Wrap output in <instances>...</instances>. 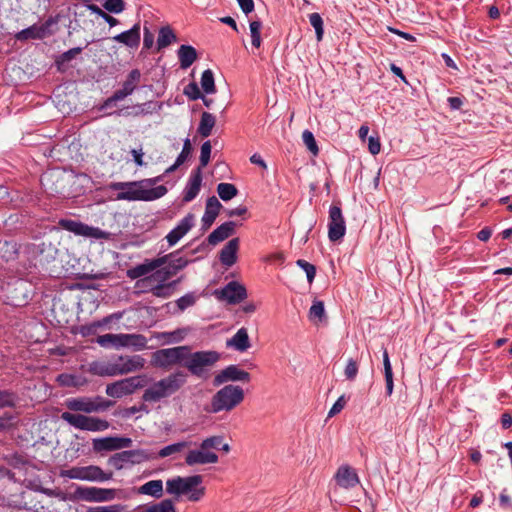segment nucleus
Here are the masks:
<instances>
[{
	"instance_id": "nucleus-53",
	"label": "nucleus",
	"mask_w": 512,
	"mask_h": 512,
	"mask_svg": "<svg viewBox=\"0 0 512 512\" xmlns=\"http://www.w3.org/2000/svg\"><path fill=\"white\" fill-rule=\"evenodd\" d=\"M102 6L106 11L114 14H119L125 10L124 0H104Z\"/></svg>"
},
{
	"instance_id": "nucleus-29",
	"label": "nucleus",
	"mask_w": 512,
	"mask_h": 512,
	"mask_svg": "<svg viewBox=\"0 0 512 512\" xmlns=\"http://www.w3.org/2000/svg\"><path fill=\"white\" fill-rule=\"evenodd\" d=\"M239 242V238H233L221 249L219 260L225 267H231L236 263Z\"/></svg>"
},
{
	"instance_id": "nucleus-46",
	"label": "nucleus",
	"mask_w": 512,
	"mask_h": 512,
	"mask_svg": "<svg viewBox=\"0 0 512 512\" xmlns=\"http://www.w3.org/2000/svg\"><path fill=\"white\" fill-rule=\"evenodd\" d=\"M82 52L81 47H75L72 49H69L68 51L62 53L57 59H56V65L58 67V70H63L64 65L71 60H73L77 55H79Z\"/></svg>"
},
{
	"instance_id": "nucleus-43",
	"label": "nucleus",
	"mask_w": 512,
	"mask_h": 512,
	"mask_svg": "<svg viewBox=\"0 0 512 512\" xmlns=\"http://www.w3.org/2000/svg\"><path fill=\"white\" fill-rule=\"evenodd\" d=\"M190 445L187 441H181L177 443H173L171 445L165 446L158 452V457L160 458H166L168 456H171L173 454L179 453L182 450H184L186 447Z\"/></svg>"
},
{
	"instance_id": "nucleus-27",
	"label": "nucleus",
	"mask_w": 512,
	"mask_h": 512,
	"mask_svg": "<svg viewBox=\"0 0 512 512\" xmlns=\"http://www.w3.org/2000/svg\"><path fill=\"white\" fill-rule=\"evenodd\" d=\"M236 226L237 223L234 221L224 222L207 237L208 243L215 246L218 243L226 240L235 233Z\"/></svg>"
},
{
	"instance_id": "nucleus-61",
	"label": "nucleus",
	"mask_w": 512,
	"mask_h": 512,
	"mask_svg": "<svg viewBox=\"0 0 512 512\" xmlns=\"http://www.w3.org/2000/svg\"><path fill=\"white\" fill-rule=\"evenodd\" d=\"M192 145L189 138H186L183 143V148L181 153L177 157V164H183L188 157L191 155Z\"/></svg>"
},
{
	"instance_id": "nucleus-24",
	"label": "nucleus",
	"mask_w": 512,
	"mask_h": 512,
	"mask_svg": "<svg viewBox=\"0 0 512 512\" xmlns=\"http://www.w3.org/2000/svg\"><path fill=\"white\" fill-rule=\"evenodd\" d=\"M221 207L222 204L215 196H211L207 199L205 212L201 219L202 230L206 231L212 226L219 214Z\"/></svg>"
},
{
	"instance_id": "nucleus-52",
	"label": "nucleus",
	"mask_w": 512,
	"mask_h": 512,
	"mask_svg": "<svg viewBox=\"0 0 512 512\" xmlns=\"http://www.w3.org/2000/svg\"><path fill=\"white\" fill-rule=\"evenodd\" d=\"M85 229H86L85 235H84L85 237H90V238H94V239H103V240H110V238H111L110 232L104 231L98 227H93V226L87 225Z\"/></svg>"
},
{
	"instance_id": "nucleus-11",
	"label": "nucleus",
	"mask_w": 512,
	"mask_h": 512,
	"mask_svg": "<svg viewBox=\"0 0 512 512\" xmlns=\"http://www.w3.org/2000/svg\"><path fill=\"white\" fill-rule=\"evenodd\" d=\"M146 385V376L138 375L124 378L108 384L106 386V394L113 398H122L134 393L137 389Z\"/></svg>"
},
{
	"instance_id": "nucleus-4",
	"label": "nucleus",
	"mask_w": 512,
	"mask_h": 512,
	"mask_svg": "<svg viewBox=\"0 0 512 512\" xmlns=\"http://www.w3.org/2000/svg\"><path fill=\"white\" fill-rule=\"evenodd\" d=\"M244 399V390L240 386L226 385L218 390L212 397L210 406L206 409L210 413L231 411Z\"/></svg>"
},
{
	"instance_id": "nucleus-14",
	"label": "nucleus",
	"mask_w": 512,
	"mask_h": 512,
	"mask_svg": "<svg viewBox=\"0 0 512 512\" xmlns=\"http://www.w3.org/2000/svg\"><path fill=\"white\" fill-rule=\"evenodd\" d=\"M202 480L203 478L201 475H193L189 477L177 476L166 481V492L171 495H176L177 497L180 495H186L189 494L194 487L201 484Z\"/></svg>"
},
{
	"instance_id": "nucleus-57",
	"label": "nucleus",
	"mask_w": 512,
	"mask_h": 512,
	"mask_svg": "<svg viewBox=\"0 0 512 512\" xmlns=\"http://www.w3.org/2000/svg\"><path fill=\"white\" fill-rule=\"evenodd\" d=\"M183 94L190 100H198L202 97V93L196 82H191L184 87Z\"/></svg>"
},
{
	"instance_id": "nucleus-56",
	"label": "nucleus",
	"mask_w": 512,
	"mask_h": 512,
	"mask_svg": "<svg viewBox=\"0 0 512 512\" xmlns=\"http://www.w3.org/2000/svg\"><path fill=\"white\" fill-rule=\"evenodd\" d=\"M211 149H212V146H211V142L210 141H205L202 146H201V151H200V166L198 168H204L205 166L208 165L209 161H210V156H211Z\"/></svg>"
},
{
	"instance_id": "nucleus-18",
	"label": "nucleus",
	"mask_w": 512,
	"mask_h": 512,
	"mask_svg": "<svg viewBox=\"0 0 512 512\" xmlns=\"http://www.w3.org/2000/svg\"><path fill=\"white\" fill-rule=\"evenodd\" d=\"M77 496L88 502H106L116 498L115 489L99 488V487H78Z\"/></svg>"
},
{
	"instance_id": "nucleus-59",
	"label": "nucleus",
	"mask_w": 512,
	"mask_h": 512,
	"mask_svg": "<svg viewBox=\"0 0 512 512\" xmlns=\"http://www.w3.org/2000/svg\"><path fill=\"white\" fill-rule=\"evenodd\" d=\"M5 249V255L3 257L6 260L12 259L17 254L16 244L0 240V251Z\"/></svg>"
},
{
	"instance_id": "nucleus-30",
	"label": "nucleus",
	"mask_w": 512,
	"mask_h": 512,
	"mask_svg": "<svg viewBox=\"0 0 512 512\" xmlns=\"http://www.w3.org/2000/svg\"><path fill=\"white\" fill-rule=\"evenodd\" d=\"M112 39L129 48H137L140 44V24H134L131 29L114 36Z\"/></svg>"
},
{
	"instance_id": "nucleus-44",
	"label": "nucleus",
	"mask_w": 512,
	"mask_h": 512,
	"mask_svg": "<svg viewBox=\"0 0 512 512\" xmlns=\"http://www.w3.org/2000/svg\"><path fill=\"white\" fill-rule=\"evenodd\" d=\"M57 23L58 18L50 16L44 23L38 24L41 38L44 39L46 37L52 36L56 31Z\"/></svg>"
},
{
	"instance_id": "nucleus-15",
	"label": "nucleus",
	"mask_w": 512,
	"mask_h": 512,
	"mask_svg": "<svg viewBox=\"0 0 512 512\" xmlns=\"http://www.w3.org/2000/svg\"><path fill=\"white\" fill-rule=\"evenodd\" d=\"M132 439L123 436H109L96 438L92 441L93 451L96 453L116 451L132 446Z\"/></svg>"
},
{
	"instance_id": "nucleus-62",
	"label": "nucleus",
	"mask_w": 512,
	"mask_h": 512,
	"mask_svg": "<svg viewBox=\"0 0 512 512\" xmlns=\"http://www.w3.org/2000/svg\"><path fill=\"white\" fill-rule=\"evenodd\" d=\"M358 373V364L355 360L350 358L344 370V374L348 380H354Z\"/></svg>"
},
{
	"instance_id": "nucleus-38",
	"label": "nucleus",
	"mask_w": 512,
	"mask_h": 512,
	"mask_svg": "<svg viewBox=\"0 0 512 512\" xmlns=\"http://www.w3.org/2000/svg\"><path fill=\"white\" fill-rule=\"evenodd\" d=\"M174 41H176V35L169 26H164L159 30L157 49L166 48Z\"/></svg>"
},
{
	"instance_id": "nucleus-31",
	"label": "nucleus",
	"mask_w": 512,
	"mask_h": 512,
	"mask_svg": "<svg viewBox=\"0 0 512 512\" xmlns=\"http://www.w3.org/2000/svg\"><path fill=\"white\" fill-rule=\"evenodd\" d=\"M198 298L199 296L195 292H189L175 302L167 303L166 307L172 314L177 315L184 312L187 308L194 306Z\"/></svg>"
},
{
	"instance_id": "nucleus-7",
	"label": "nucleus",
	"mask_w": 512,
	"mask_h": 512,
	"mask_svg": "<svg viewBox=\"0 0 512 512\" xmlns=\"http://www.w3.org/2000/svg\"><path fill=\"white\" fill-rule=\"evenodd\" d=\"M219 359L220 354L216 351H197L194 353L189 351L183 367L198 378H206L208 369L214 366Z\"/></svg>"
},
{
	"instance_id": "nucleus-34",
	"label": "nucleus",
	"mask_w": 512,
	"mask_h": 512,
	"mask_svg": "<svg viewBox=\"0 0 512 512\" xmlns=\"http://www.w3.org/2000/svg\"><path fill=\"white\" fill-rule=\"evenodd\" d=\"M178 58L182 69L189 68L197 59V52L190 45H181L178 49Z\"/></svg>"
},
{
	"instance_id": "nucleus-25",
	"label": "nucleus",
	"mask_w": 512,
	"mask_h": 512,
	"mask_svg": "<svg viewBox=\"0 0 512 512\" xmlns=\"http://www.w3.org/2000/svg\"><path fill=\"white\" fill-rule=\"evenodd\" d=\"M202 183L201 168L195 169L188 180V183L183 192V201L191 202L198 195Z\"/></svg>"
},
{
	"instance_id": "nucleus-17",
	"label": "nucleus",
	"mask_w": 512,
	"mask_h": 512,
	"mask_svg": "<svg viewBox=\"0 0 512 512\" xmlns=\"http://www.w3.org/2000/svg\"><path fill=\"white\" fill-rule=\"evenodd\" d=\"M214 294L219 300L229 304H238L247 297L246 288L236 281H231L222 289L215 290Z\"/></svg>"
},
{
	"instance_id": "nucleus-58",
	"label": "nucleus",
	"mask_w": 512,
	"mask_h": 512,
	"mask_svg": "<svg viewBox=\"0 0 512 512\" xmlns=\"http://www.w3.org/2000/svg\"><path fill=\"white\" fill-rule=\"evenodd\" d=\"M296 264L305 271L308 282L312 283L316 275V267L303 259L297 260Z\"/></svg>"
},
{
	"instance_id": "nucleus-10",
	"label": "nucleus",
	"mask_w": 512,
	"mask_h": 512,
	"mask_svg": "<svg viewBox=\"0 0 512 512\" xmlns=\"http://www.w3.org/2000/svg\"><path fill=\"white\" fill-rule=\"evenodd\" d=\"M4 297L7 304L15 307L25 306L31 296V286L23 279H16L7 283L4 288Z\"/></svg>"
},
{
	"instance_id": "nucleus-3",
	"label": "nucleus",
	"mask_w": 512,
	"mask_h": 512,
	"mask_svg": "<svg viewBox=\"0 0 512 512\" xmlns=\"http://www.w3.org/2000/svg\"><path fill=\"white\" fill-rule=\"evenodd\" d=\"M186 381L187 374L181 370H177L148 387L144 391L142 399L145 402H159L180 390V388L185 385Z\"/></svg>"
},
{
	"instance_id": "nucleus-6",
	"label": "nucleus",
	"mask_w": 512,
	"mask_h": 512,
	"mask_svg": "<svg viewBox=\"0 0 512 512\" xmlns=\"http://www.w3.org/2000/svg\"><path fill=\"white\" fill-rule=\"evenodd\" d=\"M56 252L57 249L50 242L28 245L26 253L28 255L29 268L42 275L48 274V265L55 260Z\"/></svg>"
},
{
	"instance_id": "nucleus-50",
	"label": "nucleus",
	"mask_w": 512,
	"mask_h": 512,
	"mask_svg": "<svg viewBox=\"0 0 512 512\" xmlns=\"http://www.w3.org/2000/svg\"><path fill=\"white\" fill-rule=\"evenodd\" d=\"M166 256L167 258L165 264H168L172 270H175V274H177L178 271L186 267V265L188 264L187 259L181 256H177L176 254H170Z\"/></svg>"
},
{
	"instance_id": "nucleus-1",
	"label": "nucleus",
	"mask_w": 512,
	"mask_h": 512,
	"mask_svg": "<svg viewBox=\"0 0 512 512\" xmlns=\"http://www.w3.org/2000/svg\"><path fill=\"white\" fill-rule=\"evenodd\" d=\"M112 404V401L101 396L68 398L64 405L69 411L62 412L60 418L78 430L103 432L109 429L110 423L105 419L90 416V414L104 412Z\"/></svg>"
},
{
	"instance_id": "nucleus-45",
	"label": "nucleus",
	"mask_w": 512,
	"mask_h": 512,
	"mask_svg": "<svg viewBox=\"0 0 512 512\" xmlns=\"http://www.w3.org/2000/svg\"><path fill=\"white\" fill-rule=\"evenodd\" d=\"M217 193L223 201H228L234 198L238 190L235 185L230 183H220L217 186Z\"/></svg>"
},
{
	"instance_id": "nucleus-23",
	"label": "nucleus",
	"mask_w": 512,
	"mask_h": 512,
	"mask_svg": "<svg viewBox=\"0 0 512 512\" xmlns=\"http://www.w3.org/2000/svg\"><path fill=\"white\" fill-rule=\"evenodd\" d=\"M337 484L345 489H351L360 482L356 471L348 465L340 466L335 475Z\"/></svg>"
},
{
	"instance_id": "nucleus-22",
	"label": "nucleus",
	"mask_w": 512,
	"mask_h": 512,
	"mask_svg": "<svg viewBox=\"0 0 512 512\" xmlns=\"http://www.w3.org/2000/svg\"><path fill=\"white\" fill-rule=\"evenodd\" d=\"M167 256H163L153 260H147L146 262L136 265L127 271V276L130 279H138L148 275L157 268L161 267L166 263Z\"/></svg>"
},
{
	"instance_id": "nucleus-64",
	"label": "nucleus",
	"mask_w": 512,
	"mask_h": 512,
	"mask_svg": "<svg viewBox=\"0 0 512 512\" xmlns=\"http://www.w3.org/2000/svg\"><path fill=\"white\" fill-rule=\"evenodd\" d=\"M123 315H124L123 311H118V312L112 313V314L104 317L103 319L96 321L97 326L99 328V327L108 325L112 321H118L123 317Z\"/></svg>"
},
{
	"instance_id": "nucleus-36",
	"label": "nucleus",
	"mask_w": 512,
	"mask_h": 512,
	"mask_svg": "<svg viewBox=\"0 0 512 512\" xmlns=\"http://www.w3.org/2000/svg\"><path fill=\"white\" fill-rule=\"evenodd\" d=\"M176 285V281L168 284L158 282L157 285L150 284L148 286H142L149 290L154 296L159 298H169L173 293V288Z\"/></svg>"
},
{
	"instance_id": "nucleus-55",
	"label": "nucleus",
	"mask_w": 512,
	"mask_h": 512,
	"mask_svg": "<svg viewBox=\"0 0 512 512\" xmlns=\"http://www.w3.org/2000/svg\"><path fill=\"white\" fill-rule=\"evenodd\" d=\"M302 140L311 153H313L314 155L318 154L319 149L316 144L315 137L311 131L305 130L302 133Z\"/></svg>"
},
{
	"instance_id": "nucleus-37",
	"label": "nucleus",
	"mask_w": 512,
	"mask_h": 512,
	"mask_svg": "<svg viewBox=\"0 0 512 512\" xmlns=\"http://www.w3.org/2000/svg\"><path fill=\"white\" fill-rule=\"evenodd\" d=\"M215 123L216 118L213 114L209 112H203L198 126V133L204 138L209 137L213 127L215 126Z\"/></svg>"
},
{
	"instance_id": "nucleus-26",
	"label": "nucleus",
	"mask_w": 512,
	"mask_h": 512,
	"mask_svg": "<svg viewBox=\"0 0 512 512\" xmlns=\"http://www.w3.org/2000/svg\"><path fill=\"white\" fill-rule=\"evenodd\" d=\"M174 275H176L175 270H172L168 264H164L161 267L154 270L153 274H151L150 276L138 280L136 285L148 286L154 282L164 283Z\"/></svg>"
},
{
	"instance_id": "nucleus-28",
	"label": "nucleus",
	"mask_w": 512,
	"mask_h": 512,
	"mask_svg": "<svg viewBox=\"0 0 512 512\" xmlns=\"http://www.w3.org/2000/svg\"><path fill=\"white\" fill-rule=\"evenodd\" d=\"M141 77L142 74L139 69L131 70L123 82L122 88L116 90V96L125 99L127 96L131 95L140 84Z\"/></svg>"
},
{
	"instance_id": "nucleus-8",
	"label": "nucleus",
	"mask_w": 512,
	"mask_h": 512,
	"mask_svg": "<svg viewBox=\"0 0 512 512\" xmlns=\"http://www.w3.org/2000/svg\"><path fill=\"white\" fill-rule=\"evenodd\" d=\"M96 342L101 347H132L139 351L146 347L147 339L141 334H104L97 337Z\"/></svg>"
},
{
	"instance_id": "nucleus-35",
	"label": "nucleus",
	"mask_w": 512,
	"mask_h": 512,
	"mask_svg": "<svg viewBox=\"0 0 512 512\" xmlns=\"http://www.w3.org/2000/svg\"><path fill=\"white\" fill-rule=\"evenodd\" d=\"M138 493L159 499L163 496L162 480H150L138 488Z\"/></svg>"
},
{
	"instance_id": "nucleus-51",
	"label": "nucleus",
	"mask_w": 512,
	"mask_h": 512,
	"mask_svg": "<svg viewBox=\"0 0 512 512\" xmlns=\"http://www.w3.org/2000/svg\"><path fill=\"white\" fill-rule=\"evenodd\" d=\"M309 22L311 26L315 29L317 40L321 41L324 34L322 17L320 16L319 13H311L309 15Z\"/></svg>"
},
{
	"instance_id": "nucleus-41",
	"label": "nucleus",
	"mask_w": 512,
	"mask_h": 512,
	"mask_svg": "<svg viewBox=\"0 0 512 512\" xmlns=\"http://www.w3.org/2000/svg\"><path fill=\"white\" fill-rule=\"evenodd\" d=\"M16 40L24 42L28 40H42L38 24H33L29 26L28 28H25L21 31H19L15 35Z\"/></svg>"
},
{
	"instance_id": "nucleus-49",
	"label": "nucleus",
	"mask_w": 512,
	"mask_h": 512,
	"mask_svg": "<svg viewBox=\"0 0 512 512\" xmlns=\"http://www.w3.org/2000/svg\"><path fill=\"white\" fill-rule=\"evenodd\" d=\"M18 401H19V397L17 396L16 393L8 391V390L0 391V407L1 408L15 407Z\"/></svg>"
},
{
	"instance_id": "nucleus-9",
	"label": "nucleus",
	"mask_w": 512,
	"mask_h": 512,
	"mask_svg": "<svg viewBox=\"0 0 512 512\" xmlns=\"http://www.w3.org/2000/svg\"><path fill=\"white\" fill-rule=\"evenodd\" d=\"M188 352V346L159 349L152 354L151 363L162 369H169L175 365L183 366Z\"/></svg>"
},
{
	"instance_id": "nucleus-16",
	"label": "nucleus",
	"mask_w": 512,
	"mask_h": 512,
	"mask_svg": "<svg viewBox=\"0 0 512 512\" xmlns=\"http://www.w3.org/2000/svg\"><path fill=\"white\" fill-rule=\"evenodd\" d=\"M149 459L148 454L144 450H125L112 455L108 464L116 470L124 468L125 464H139Z\"/></svg>"
},
{
	"instance_id": "nucleus-48",
	"label": "nucleus",
	"mask_w": 512,
	"mask_h": 512,
	"mask_svg": "<svg viewBox=\"0 0 512 512\" xmlns=\"http://www.w3.org/2000/svg\"><path fill=\"white\" fill-rule=\"evenodd\" d=\"M325 317H326V315H325V308H324L323 302L322 301H314L309 310V319L311 321L321 322Z\"/></svg>"
},
{
	"instance_id": "nucleus-39",
	"label": "nucleus",
	"mask_w": 512,
	"mask_h": 512,
	"mask_svg": "<svg viewBox=\"0 0 512 512\" xmlns=\"http://www.w3.org/2000/svg\"><path fill=\"white\" fill-rule=\"evenodd\" d=\"M59 225L75 235L84 236L87 224L72 219H61Z\"/></svg>"
},
{
	"instance_id": "nucleus-19",
	"label": "nucleus",
	"mask_w": 512,
	"mask_h": 512,
	"mask_svg": "<svg viewBox=\"0 0 512 512\" xmlns=\"http://www.w3.org/2000/svg\"><path fill=\"white\" fill-rule=\"evenodd\" d=\"M249 380L250 374L248 372L240 369L237 365H229L214 377L213 385L217 387L230 381L248 382Z\"/></svg>"
},
{
	"instance_id": "nucleus-60",
	"label": "nucleus",
	"mask_w": 512,
	"mask_h": 512,
	"mask_svg": "<svg viewBox=\"0 0 512 512\" xmlns=\"http://www.w3.org/2000/svg\"><path fill=\"white\" fill-rule=\"evenodd\" d=\"M124 510V505L114 504L110 506L91 507L86 512H124Z\"/></svg>"
},
{
	"instance_id": "nucleus-42",
	"label": "nucleus",
	"mask_w": 512,
	"mask_h": 512,
	"mask_svg": "<svg viewBox=\"0 0 512 512\" xmlns=\"http://www.w3.org/2000/svg\"><path fill=\"white\" fill-rule=\"evenodd\" d=\"M201 87L206 94H214L216 92L214 74L212 70L207 69L202 73Z\"/></svg>"
},
{
	"instance_id": "nucleus-5",
	"label": "nucleus",
	"mask_w": 512,
	"mask_h": 512,
	"mask_svg": "<svg viewBox=\"0 0 512 512\" xmlns=\"http://www.w3.org/2000/svg\"><path fill=\"white\" fill-rule=\"evenodd\" d=\"M222 442L223 436L219 435L204 439L200 443L199 449L190 450L187 453L185 463L188 466L217 463L219 460L218 455L212 450H218Z\"/></svg>"
},
{
	"instance_id": "nucleus-2",
	"label": "nucleus",
	"mask_w": 512,
	"mask_h": 512,
	"mask_svg": "<svg viewBox=\"0 0 512 512\" xmlns=\"http://www.w3.org/2000/svg\"><path fill=\"white\" fill-rule=\"evenodd\" d=\"M162 180V176L141 181L130 182H112L109 188L113 191H119L116 196L117 200L127 201H153L163 197L167 193L164 185L153 188H147Z\"/></svg>"
},
{
	"instance_id": "nucleus-33",
	"label": "nucleus",
	"mask_w": 512,
	"mask_h": 512,
	"mask_svg": "<svg viewBox=\"0 0 512 512\" xmlns=\"http://www.w3.org/2000/svg\"><path fill=\"white\" fill-rule=\"evenodd\" d=\"M226 345L239 352H244L250 347L249 336L246 328H240L235 335L227 340Z\"/></svg>"
},
{
	"instance_id": "nucleus-54",
	"label": "nucleus",
	"mask_w": 512,
	"mask_h": 512,
	"mask_svg": "<svg viewBox=\"0 0 512 512\" xmlns=\"http://www.w3.org/2000/svg\"><path fill=\"white\" fill-rule=\"evenodd\" d=\"M249 27L252 38V45L255 48H259L261 46L260 31L262 28V23L260 21H251Z\"/></svg>"
},
{
	"instance_id": "nucleus-47",
	"label": "nucleus",
	"mask_w": 512,
	"mask_h": 512,
	"mask_svg": "<svg viewBox=\"0 0 512 512\" xmlns=\"http://www.w3.org/2000/svg\"><path fill=\"white\" fill-rule=\"evenodd\" d=\"M85 6L89 11H91L92 13L98 15L103 20H105L111 27H114L119 23L118 19L114 18L113 16H111L108 13H106L105 11H103L96 4H92V3L88 2L87 4H85Z\"/></svg>"
},
{
	"instance_id": "nucleus-32",
	"label": "nucleus",
	"mask_w": 512,
	"mask_h": 512,
	"mask_svg": "<svg viewBox=\"0 0 512 512\" xmlns=\"http://www.w3.org/2000/svg\"><path fill=\"white\" fill-rule=\"evenodd\" d=\"M88 372L100 377L117 376V370L114 362L93 361L88 366Z\"/></svg>"
},
{
	"instance_id": "nucleus-63",
	"label": "nucleus",
	"mask_w": 512,
	"mask_h": 512,
	"mask_svg": "<svg viewBox=\"0 0 512 512\" xmlns=\"http://www.w3.org/2000/svg\"><path fill=\"white\" fill-rule=\"evenodd\" d=\"M346 398L344 395L340 396L337 401L333 404V406L331 407V409L329 410L328 412V418H331L335 415H337L338 413L341 412V410L344 408V406L346 405Z\"/></svg>"
},
{
	"instance_id": "nucleus-21",
	"label": "nucleus",
	"mask_w": 512,
	"mask_h": 512,
	"mask_svg": "<svg viewBox=\"0 0 512 512\" xmlns=\"http://www.w3.org/2000/svg\"><path fill=\"white\" fill-rule=\"evenodd\" d=\"M195 216L192 213H188L177 226L172 229L166 236L167 242L170 246H174L178 241L184 237L194 226Z\"/></svg>"
},
{
	"instance_id": "nucleus-40",
	"label": "nucleus",
	"mask_w": 512,
	"mask_h": 512,
	"mask_svg": "<svg viewBox=\"0 0 512 512\" xmlns=\"http://www.w3.org/2000/svg\"><path fill=\"white\" fill-rule=\"evenodd\" d=\"M58 383L65 387H80L86 384V379L73 374H60L57 378Z\"/></svg>"
},
{
	"instance_id": "nucleus-13",
	"label": "nucleus",
	"mask_w": 512,
	"mask_h": 512,
	"mask_svg": "<svg viewBox=\"0 0 512 512\" xmlns=\"http://www.w3.org/2000/svg\"><path fill=\"white\" fill-rule=\"evenodd\" d=\"M71 479H79L92 482H105L112 478V473L104 472L99 466L89 465L85 467H74L66 474Z\"/></svg>"
},
{
	"instance_id": "nucleus-20",
	"label": "nucleus",
	"mask_w": 512,
	"mask_h": 512,
	"mask_svg": "<svg viewBox=\"0 0 512 512\" xmlns=\"http://www.w3.org/2000/svg\"><path fill=\"white\" fill-rule=\"evenodd\" d=\"M114 363L118 376L142 369L145 364V359L140 355L119 356Z\"/></svg>"
},
{
	"instance_id": "nucleus-12",
	"label": "nucleus",
	"mask_w": 512,
	"mask_h": 512,
	"mask_svg": "<svg viewBox=\"0 0 512 512\" xmlns=\"http://www.w3.org/2000/svg\"><path fill=\"white\" fill-rule=\"evenodd\" d=\"M346 233L345 219L339 203H333L328 216V238L331 242L341 240Z\"/></svg>"
}]
</instances>
